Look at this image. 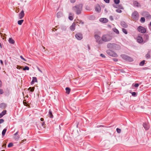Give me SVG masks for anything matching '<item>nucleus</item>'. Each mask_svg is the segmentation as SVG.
Here are the masks:
<instances>
[{
  "label": "nucleus",
  "instance_id": "obj_7",
  "mask_svg": "<svg viewBox=\"0 0 151 151\" xmlns=\"http://www.w3.org/2000/svg\"><path fill=\"white\" fill-rule=\"evenodd\" d=\"M138 13L137 11L134 12L132 14V17L135 20L138 19Z\"/></svg>",
  "mask_w": 151,
  "mask_h": 151
},
{
  "label": "nucleus",
  "instance_id": "obj_41",
  "mask_svg": "<svg viewBox=\"0 0 151 151\" xmlns=\"http://www.w3.org/2000/svg\"><path fill=\"white\" fill-rule=\"evenodd\" d=\"M20 58H21V59L22 60H23L24 61H26V60L24 59L23 57L22 56V55H21L20 56Z\"/></svg>",
  "mask_w": 151,
  "mask_h": 151
},
{
  "label": "nucleus",
  "instance_id": "obj_9",
  "mask_svg": "<svg viewBox=\"0 0 151 151\" xmlns=\"http://www.w3.org/2000/svg\"><path fill=\"white\" fill-rule=\"evenodd\" d=\"M75 37L76 39L78 40H81L83 38L82 34L80 33H77L75 35Z\"/></svg>",
  "mask_w": 151,
  "mask_h": 151
},
{
  "label": "nucleus",
  "instance_id": "obj_31",
  "mask_svg": "<svg viewBox=\"0 0 151 151\" xmlns=\"http://www.w3.org/2000/svg\"><path fill=\"white\" fill-rule=\"evenodd\" d=\"M150 53L149 52H148V53L146 55V57L147 58L149 59L150 58Z\"/></svg>",
  "mask_w": 151,
  "mask_h": 151
},
{
  "label": "nucleus",
  "instance_id": "obj_46",
  "mask_svg": "<svg viewBox=\"0 0 151 151\" xmlns=\"http://www.w3.org/2000/svg\"><path fill=\"white\" fill-rule=\"evenodd\" d=\"M132 95L133 96H135L136 95V93L135 92H133L132 93Z\"/></svg>",
  "mask_w": 151,
  "mask_h": 151
},
{
  "label": "nucleus",
  "instance_id": "obj_33",
  "mask_svg": "<svg viewBox=\"0 0 151 151\" xmlns=\"http://www.w3.org/2000/svg\"><path fill=\"white\" fill-rule=\"evenodd\" d=\"M114 2L115 4H118L120 3V0H114Z\"/></svg>",
  "mask_w": 151,
  "mask_h": 151
},
{
  "label": "nucleus",
  "instance_id": "obj_21",
  "mask_svg": "<svg viewBox=\"0 0 151 151\" xmlns=\"http://www.w3.org/2000/svg\"><path fill=\"white\" fill-rule=\"evenodd\" d=\"M121 25L124 27H127V24L124 22H122L121 23Z\"/></svg>",
  "mask_w": 151,
  "mask_h": 151
},
{
  "label": "nucleus",
  "instance_id": "obj_61",
  "mask_svg": "<svg viewBox=\"0 0 151 151\" xmlns=\"http://www.w3.org/2000/svg\"><path fill=\"white\" fill-rule=\"evenodd\" d=\"M0 46L1 47V43L0 42Z\"/></svg>",
  "mask_w": 151,
  "mask_h": 151
},
{
  "label": "nucleus",
  "instance_id": "obj_8",
  "mask_svg": "<svg viewBox=\"0 0 151 151\" xmlns=\"http://www.w3.org/2000/svg\"><path fill=\"white\" fill-rule=\"evenodd\" d=\"M138 31L142 33H144L146 32V29L142 26H139L138 27L137 29Z\"/></svg>",
  "mask_w": 151,
  "mask_h": 151
},
{
  "label": "nucleus",
  "instance_id": "obj_59",
  "mask_svg": "<svg viewBox=\"0 0 151 151\" xmlns=\"http://www.w3.org/2000/svg\"><path fill=\"white\" fill-rule=\"evenodd\" d=\"M38 70H39V71H40V73H42V72L41 71V70H40L39 69H38Z\"/></svg>",
  "mask_w": 151,
  "mask_h": 151
},
{
  "label": "nucleus",
  "instance_id": "obj_22",
  "mask_svg": "<svg viewBox=\"0 0 151 151\" xmlns=\"http://www.w3.org/2000/svg\"><path fill=\"white\" fill-rule=\"evenodd\" d=\"M9 41L11 44H13L14 43V41L12 38H9Z\"/></svg>",
  "mask_w": 151,
  "mask_h": 151
},
{
  "label": "nucleus",
  "instance_id": "obj_39",
  "mask_svg": "<svg viewBox=\"0 0 151 151\" xmlns=\"http://www.w3.org/2000/svg\"><path fill=\"white\" fill-rule=\"evenodd\" d=\"M116 130L117 132L118 133H120V132H121V130L120 129L117 128L116 129Z\"/></svg>",
  "mask_w": 151,
  "mask_h": 151
},
{
  "label": "nucleus",
  "instance_id": "obj_27",
  "mask_svg": "<svg viewBox=\"0 0 151 151\" xmlns=\"http://www.w3.org/2000/svg\"><path fill=\"white\" fill-rule=\"evenodd\" d=\"M76 23H78V24H83V22H82L81 21L79 20H77L76 21Z\"/></svg>",
  "mask_w": 151,
  "mask_h": 151
},
{
  "label": "nucleus",
  "instance_id": "obj_2",
  "mask_svg": "<svg viewBox=\"0 0 151 151\" xmlns=\"http://www.w3.org/2000/svg\"><path fill=\"white\" fill-rule=\"evenodd\" d=\"M107 47L108 48L113 50H117V48H119V46L114 43H109L107 44Z\"/></svg>",
  "mask_w": 151,
  "mask_h": 151
},
{
  "label": "nucleus",
  "instance_id": "obj_17",
  "mask_svg": "<svg viewBox=\"0 0 151 151\" xmlns=\"http://www.w3.org/2000/svg\"><path fill=\"white\" fill-rule=\"evenodd\" d=\"M73 14L71 13H69V19L70 20H72L73 19Z\"/></svg>",
  "mask_w": 151,
  "mask_h": 151
},
{
  "label": "nucleus",
  "instance_id": "obj_32",
  "mask_svg": "<svg viewBox=\"0 0 151 151\" xmlns=\"http://www.w3.org/2000/svg\"><path fill=\"white\" fill-rule=\"evenodd\" d=\"M145 60H143L141 61L139 63V65L140 66H142L144 64Z\"/></svg>",
  "mask_w": 151,
  "mask_h": 151
},
{
  "label": "nucleus",
  "instance_id": "obj_36",
  "mask_svg": "<svg viewBox=\"0 0 151 151\" xmlns=\"http://www.w3.org/2000/svg\"><path fill=\"white\" fill-rule=\"evenodd\" d=\"M29 69V67H28V66H26L24 67V68L23 69V70H28Z\"/></svg>",
  "mask_w": 151,
  "mask_h": 151
},
{
  "label": "nucleus",
  "instance_id": "obj_57",
  "mask_svg": "<svg viewBox=\"0 0 151 151\" xmlns=\"http://www.w3.org/2000/svg\"><path fill=\"white\" fill-rule=\"evenodd\" d=\"M3 116L1 113H0V118L2 117Z\"/></svg>",
  "mask_w": 151,
  "mask_h": 151
},
{
  "label": "nucleus",
  "instance_id": "obj_19",
  "mask_svg": "<svg viewBox=\"0 0 151 151\" xmlns=\"http://www.w3.org/2000/svg\"><path fill=\"white\" fill-rule=\"evenodd\" d=\"M6 106V104L5 103H2L0 104V108L2 109H4Z\"/></svg>",
  "mask_w": 151,
  "mask_h": 151
},
{
  "label": "nucleus",
  "instance_id": "obj_6",
  "mask_svg": "<svg viewBox=\"0 0 151 151\" xmlns=\"http://www.w3.org/2000/svg\"><path fill=\"white\" fill-rule=\"evenodd\" d=\"M122 58L124 60L129 62H131L133 61V59L125 55H122Z\"/></svg>",
  "mask_w": 151,
  "mask_h": 151
},
{
  "label": "nucleus",
  "instance_id": "obj_35",
  "mask_svg": "<svg viewBox=\"0 0 151 151\" xmlns=\"http://www.w3.org/2000/svg\"><path fill=\"white\" fill-rule=\"evenodd\" d=\"M122 31L125 34H127V30L124 28L122 29Z\"/></svg>",
  "mask_w": 151,
  "mask_h": 151
},
{
  "label": "nucleus",
  "instance_id": "obj_25",
  "mask_svg": "<svg viewBox=\"0 0 151 151\" xmlns=\"http://www.w3.org/2000/svg\"><path fill=\"white\" fill-rule=\"evenodd\" d=\"M65 90L66 91V93L69 94L70 92V89L68 87H67L65 88Z\"/></svg>",
  "mask_w": 151,
  "mask_h": 151
},
{
  "label": "nucleus",
  "instance_id": "obj_49",
  "mask_svg": "<svg viewBox=\"0 0 151 151\" xmlns=\"http://www.w3.org/2000/svg\"><path fill=\"white\" fill-rule=\"evenodd\" d=\"M109 19L111 20H113V18L112 16H110L109 17Z\"/></svg>",
  "mask_w": 151,
  "mask_h": 151
},
{
  "label": "nucleus",
  "instance_id": "obj_51",
  "mask_svg": "<svg viewBox=\"0 0 151 151\" xmlns=\"http://www.w3.org/2000/svg\"><path fill=\"white\" fill-rule=\"evenodd\" d=\"M139 84H138V83H136L134 85V86L135 87H137L139 86Z\"/></svg>",
  "mask_w": 151,
  "mask_h": 151
},
{
  "label": "nucleus",
  "instance_id": "obj_5",
  "mask_svg": "<svg viewBox=\"0 0 151 151\" xmlns=\"http://www.w3.org/2000/svg\"><path fill=\"white\" fill-rule=\"evenodd\" d=\"M106 53L112 57H116L118 56L117 55L116 53L110 50H107L106 51Z\"/></svg>",
  "mask_w": 151,
  "mask_h": 151
},
{
  "label": "nucleus",
  "instance_id": "obj_58",
  "mask_svg": "<svg viewBox=\"0 0 151 151\" xmlns=\"http://www.w3.org/2000/svg\"><path fill=\"white\" fill-rule=\"evenodd\" d=\"M113 6L114 7H115L116 8H117V7H116V5H113Z\"/></svg>",
  "mask_w": 151,
  "mask_h": 151
},
{
  "label": "nucleus",
  "instance_id": "obj_20",
  "mask_svg": "<svg viewBox=\"0 0 151 151\" xmlns=\"http://www.w3.org/2000/svg\"><path fill=\"white\" fill-rule=\"evenodd\" d=\"M133 4L134 6H136L137 7H139L140 6V4L136 1H134V2Z\"/></svg>",
  "mask_w": 151,
  "mask_h": 151
},
{
  "label": "nucleus",
  "instance_id": "obj_60",
  "mask_svg": "<svg viewBox=\"0 0 151 151\" xmlns=\"http://www.w3.org/2000/svg\"><path fill=\"white\" fill-rule=\"evenodd\" d=\"M150 25L151 26V22H150Z\"/></svg>",
  "mask_w": 151,
  "mask_h": 151
},
{
  "label": "nucleus",
  "instance_id": "obj_1",
  "mask_svg": "<svg viewBox=\"0 0 151 151\" xmlns=\"http://www.w3.org/2000/svg\"><path fill=\"white\" fill-rule=\"evenodd\" d=\"M83 5L81 4H77L73 7V10L77 14H79L81 13Z\"/></svg>",
  "mask_w": 151,
  "mask_h": 151
},
{
  "label": "nucleus",
  "instance_id": "obj_54",
  "mask_svg": "<svg viewBox=\"0 0 151 151\" xmlns=\"http://www.w3.org/2000/svg\"><path fill=\"white\" fill-rule=\"evenodd\" d=\"M18 131L16 133H15L14 134V135H17L18 134Z\"/></svg>",
  "mask_w": 151,
  "mask_h": 151
},
{
  "label": "nucleus",
  "instance_id": "obj_48",
  "mask_svg": "<svg viewBox=\"0 0 151 151\" xmlns=\"http://www.w3.org/2000/svg\"><path fill=\"white\" fill-rule=\"evenodd\" d=\"M19 135H17L15 137V138L16 139H18L19 138Z\"/></svg>",
  "mask_w": 151,
  "mask_h": 151
},
{
  "label": "nucleus",
  "instance_id": "obj_52",
  "mask_svg": "<svg viewBox=\"0 0 151 151\" xmlns=\"http://www.w3.org/2000/svg\"><path fill=\"white\" fill-rule=\"evenodd\" d=\"M23 104L24 105L26 106H27L28 105L27 103L26 102H24V101H23Z\"/></svg>",
  "mask_w": 151,
  "mask_h": 151
},
{
  "label": "nucleus",
  "instance_id": "obj_56",
  "mask_svg": "<svg viewBox=\"0 0 151 151\" xmlns=\"http://www.w3.org/2000/svg\"><path fill=\"white\" fill-rule=\"evenodd\" d=\"M0 63H1L2 64H3V62L2 60H0Z\"/></svg>",
  "mask_w": 151,
  "mask_h": 151
},
{
  "label": "nucleus",
  "instance_id": "obj_50",
  "mask_svg": "<svg viewBox=\"0 0 151 151\" xmlns=\"http://www.w3.org/2000/svg\"><path fill=\"white\" fill-rule=\"evenodd\" d=\"M76 0H70V2L72 3H74L76 1Z\"/></svg>",
  "mask_w": 151,
  "mask_h": 151
},
{
  "label": "nucleus",
  "instance_id": "obj_14",
  "mask_svg": "<svg viewBox=\"0 0 151 151\" xmlns=\"http://www.w3.org/2000/svg\"><path fill=\"white\" fill-rule=\"evenodd\" d=\"M76 23L75 22H73L72 24V25L70 27V28L71 30L74 31L75 28Z\"/></svg>",
  "mask_w": 151,
  "mask_h": 151
},
{
  "label": "nucleus",
  "instance_id": "obj_13",
  "mask_svg": "<svg viewBox=\"0 0 151 151\" xmlns=\"http://www.w3.org/2000/svg\"><path fill=\"white\" fill-rule=\"evenodd\" d=\"M99 21L103 23H106L108 22V20L106 18H101Z\"/></svg>",
  "mask_w": 151,
  "mask_h": 151
},
{
  "label": "nucleus",
  "instance_id": "obj_11",
  "mask_svg": "<svg viewBox=\"0 0 151 151\" xmlns=\"http://www.w3.org/2000/svg\"><path fill=\"white\" fill-rule=\"evenodd\" d=\"M143 127L146 130H148L149 128V126L148 123H145L143 124Z\"/></svg>",
  "mask_w": 151,
  "mask_h": 151
},
{
  "label": "nucleus",
  "instance_id": "obj_44",
  "mask_svg": "<svg viewBox=\"0 0 151 151\" xmlns=\"http://www.w3.org/2000/svg\"><path fill=\"white\" fill-rule=\"evenodd\" d=\"M3 93H4V92H3V90L1 89H0V94H3Z\"/></svg>",
  "mask_w": 151,
  "mask_h": 151
},
{
  "label": "nucleus",
  "instance_id": "obj_3",
  "mask_svg": "<svg viewBox=\"0 0 151 151\" xmlns=\"http://www.w3.org/2000/svg\"><path fill=\"white\" fill-rule=\"evenodd\" d=\"M103 42H108L112 39V37L109 35H104L102 36Z\"/></svg>",
  "mask_w": 151,
  "mask_h": 151
},
{
  "label": "nucleus",
  "instance_id": "obj_28",
  "mask_svg": "<svg viewBox=\"0 0 151 151\" xmlns=\"http://www.w3.org/2000/svg\"><path fill=\"white\" fill-rule=\"evenodd\" d=\"M6 130L7 129L6 128H5L3 130L2 132V136H4L6 133Z\"/></svg>",
  "mask_w": 151,
  "mask_h": 151
},
{
  "label": "nucleus",
  "instance_id": "obj_30",
  "mask_svg": "<svg viewBox=\"0 0 151 151\" xmlns=\"http://www.w3.org/2000/svg\"><path fill=\"white\" fill-rule=\"evenodd\" d=\"M145 19L144 17H142L141 18L140 21L142 23H143L145 22Z\"/></svg>",
  "mask_w": 151,
  "mask_h": 151
},
{
  "label": "nucleus",
  "instance_id": "obj_62",
  "mask_svg": "<svg viewBox=\"0 0 151 151\" xmlns=\"http://www.w3.org/2000/svg\"><path fill=\"white\" fill-rule=\"evenodd\" d=\"M121 9H123V7H122V8H121Z\"/></svg>",
  "mask_w": 151,
  "mask_h": 151
},
{
  "label": "nucleus",
  "instance_id": "obj_23",
  "mask_svg": "<svg viewBox=\"0 0 151 151\" xmlns=\"http://www.w3.org/2000/svg\"><path fill=\"white\" fill-rule=\"evenodd\" d=\"M56 16L58 18H60L62 16V14L60 12H58Z\"/></svg>",
  "mask_w": 151,
  "mask_h": 151
},
{
  "label": "nucleus",
  "instance_id": "obj_43",
  "mask_svg": "<svg viewBox=\"0 0 151 151\" xmlns=\"http://www.w3.org/2000/svg\"><path fill=\"white\" fill-rule=\"evenodd\" d=\"M100 56L102 58H106L105 55H104L103 54H101L100 55Z\"/></svg>",
  "mask_w": 151,
  "mask_h": 151
},
{
  "label": "nucleus",
  "instance_id": "obj_26",
  "mask_svg": "<svg viewBox=\"0 0 151 151\" xmlns=\"http://www.w3.org/2000/svg\"><path fill=\"white\" fill-rule=\"evenodd\" d=\"M113 31L116 33L117 34H119V33L118 30L116 28H114L112 29Z\"/></svg>",
  "mask_w": 151,
  "mask_h": 151
},
{
  "label": "nucleus",
  "instance_id": "obj_42",
  "mask_svg": "<svg viewBox=\"0 0 151 151\" xmlns=\"http://www.w3.org/2000/svg\"><path fill=\"white\" fill-rule=\"evenodd\" d=\"M4 121V119H0V124L3 123Z\"/></svg>",
  "mask_w": 151,
  "mask_h": 151
},
{
  "label": "nucleus",
  "instance_id": "obj_63",
  "mask_svg": "<svg viewBox=\"0 0 151 151\" xmlns=\"http://www.w3.org/2000/svg\"><path fill=\"white\" fill-rule=\"evenodd\" d=\"M43 47V48L44 49L45 48V47Z\"/></svg>",
  "mask_w": 151,
  "mask_h": 151
},
{
  "label": "nucleus",
  "instance_id": "obj_40",
  "mask_svg": "<svg viewBox=\"0 0 151 151\" xmlns=\"http://www.w3.org/2000/svg\"><path fill=\"white\" fill-rule=\"evenodd\" d=\"M116 11L118 13H121L122 12L121 10L120 9H117L116 10Z\"/></svg>",
  "mask_w": 151,
  "mask_h": 151
},
{
  "label": "nucleus",
  "instance_id": "obj_15",
  "mask_svg": "<svg viewBox=\"0 0 151 151\" xmlns=\"http://www.w3.org/2000/svg\"><path fill=\"white\" fill-rule=\"evenodd\" d=\"M137 40L138 42L139 43H142L143 41V40L141 37L138 36L137 37Z\"/></svg>",
  "mask_w": 151,
  "mask_h": 151
},
{
  "label": "nucleus",
  "instance_id": "obj_38",
  "mask_svg": "<svg viewBox=\"0 0 151 151\" xmlns=\"http://www.w3.org/2000/svg\"><path fill=\"white\" fill-rule=\"evenodd\" d=\"M13 144L12 143H10L8 144V147H12L13 146Z\"/></svg>",
  "mask_w": 151,
  "mask_h": 151
},
{
  "label": "nucleus",
  "instance_id": "obj_10",
  "mask_svg": "<svg viewBox=\"0 0 151 151\" xmlns=\"http://www.w3.org/2000/svg\"><path fill=\"white\" fill-rule=\"evenodd\" d=\"M142 15L143 16L148 19L151 18V15H150L147 12H144L142 13Z\"/></svg>",
  "mask_w": 151,
  "mask_h": 151
},
{
  "label": "nucleus",
  "instance_id": "obj_55",
  "mask_svg": "<svg viewBox=\"0 0 151 151\" xmlns=\"http://www.w3.org/2000/svg\"><path fill=\"white\" fill-rule=\"evenodd\" d=\"M40 120L41 121H44V119L43 118H41Z\"/></svg>",
  "mask_w": 151,
  "mask_h": 151
},
{
  "label": "nucleus",
  "instance_id": "obj_37",
  "mask_svg": "<svg viewBox=\"0 0 151 151\" xmlns=\"http://www.w3.org/2000/svg\"><path fill=\"white\" fill-rule=\"evenodd\" d=\"M29 90H30L31 91H33L34 90V87H30L29 88Z\"/></svg>",
  "mask_w": 151,
  "mask_h": 151
},
{
  "label": "nucleus",
  "instance_id": "obj_4",
  "mask_svg": "<svg viewBox=\"0 0 151 151\" xmlns=\"http://www.w3.org/2000/svg\"><path fill=\"white\" fill-rule=\"evenodd\" d=\"M94 37L96 39V41L99 44H102L103 43L102 37L101 38L97 35H95Z\"/></svg>",
  "mask_w": 151,
  "mask_h": 151
},
{
  "label": "nucleus",
  "instance_id": "obj_18",
  "mask_svg": "<svg viewBox=\"0 0 151 151\" xmlns=\"http://www.w3.org/2000/svg\"><path fill=\"white\" fill-rule=\"evenodd\" d=\"M37 82V79L36 77H33L32 78V80L31 82V83L32 84H34V83L35 82Z\"/></svg>",
  "mask_w": 151,
  "mask_h": 151
},
{
  "label": "nucleus",
  "instance_id": "obj_24",
  "mask_svg": "<svg viewBox=\"0 0 151 151\" xmlns=\"http://www.w3.org/2000/svg\"><path fill=\"white\" fill-rule=\"evenodd\" d=\"M49 117H50V118H52L53 117V116L50 110H49Z\"/></svg>",
  "mask_w": 151,
  "mask_h": 151
},
{
  "label": "nucleus",
  "instance_id": "obj_12",
  "mask_svg": "<svg viewBox=\"0 0 151 151\" xmlns=\"http://www.w3.org/2000/svg\"><path fill=\"white\" fill-rule=\"evenodd\" d=\"M24 11L23 10H22L19 14V19H22L24 17Z\"/></svg>",
  "mask_w": 151,
  "mask_h": 151
},
{
  "label": "nucleus",
  "instance_id": "obj_53",
  "mask_svg": "<svg viewBox=\"0 0 151 151\" xmlns=\"http://www.w3.org/2000/svg\"><path fill=\"white\" fill-rule=\"evenodd\" d=\"M41 124L42 125V126H43L45 125V122H43L41 123Z\"/></svg>",
  "mask_w": 151,
  "mask_h": 151
},
{
  "label": "nucleus",
  "instance_id": "obj_45",
  "mask_svg": "<svg viewBox=\"0 0 151 151\" xmlns=\"http://www.w3.org/2000/svg\"><path fill=\"white\" fill-rule=\"evenodd\" d=\"M104 1L106 3H109V0H104Z\"/></svg>",
  "mask_w": 151,
  "mask_h": 151
},
{
  "label": "nucleus",
  "instance_id": "obj_16",
  "mask_svg": "<svg viewBox=\"0 0 151 151\" xmlns=\"http://www.w3.org/2000/svg\"><path fill=\"white\" fill-rule=\"evenodd\" d=\"M95 10L96 11L99 12H100L101 8L99 5H96L95 7Z\"/></svg>",
  "mask_w": 151,
  "mask_h": 151
},
{
  "label": "nucleus",
  "instance_id": "obj_29",
  "mask_svg": "<svg viewBox=\"0 0 151 151\" xmlns=\"http://www.w3.org/2000/svg\"><path fill=\"white\" fill-rule=\"evenodd\" d=\"M24 20H19L18 21V24L19 25H21L22 23L23 22Z\"/></svg>",
  "mask_w": 151,
  "mask_h": 151
},
{
  "label": "nucleus",
  "instance_id": "obj_64",
  "mask_svg": "<svg viewBox=\"0 0 151 151\" xmlns=\"http://www.w3.org/2000/svg\"><path fill=\"white\" fill-rule=\"evenodd\" d=\"M2 151H4V150H2Z\"/></svg>",
  "mask_w": 151,
  "mask_h": 151
},
{
  "label": "nucleus",
  "instance_id": "obj_47",
  "mask_svg": "<svg viewBox=\"0 0 151 151\" xmlns=\"http://www.w3.org/2000/svg\"><path fill=\"white\" fill-rule=\"evenodd\" d=\"M113 60L115 62H117L118 61V59L116 58H113Z\"/></svg>",
  "mask_w": 151,
  "mask_h": 151
},
{
  "label": "nucleus",
  "instance_id": "obj_34",
  "mask_svg": "<svg viewBox=\"0 0 151 151\" xmlns=\"http://www.w3.org/2000/svg\"><path fill=\"white\" fill-rule=\"evenodd\" d=\"M6 112V110H4L1 113L2 114V115L3 116L4 115H5Z\"/></svg>",
  "mask_w": 151,
  "mask_h": 151
}]
</instances>
